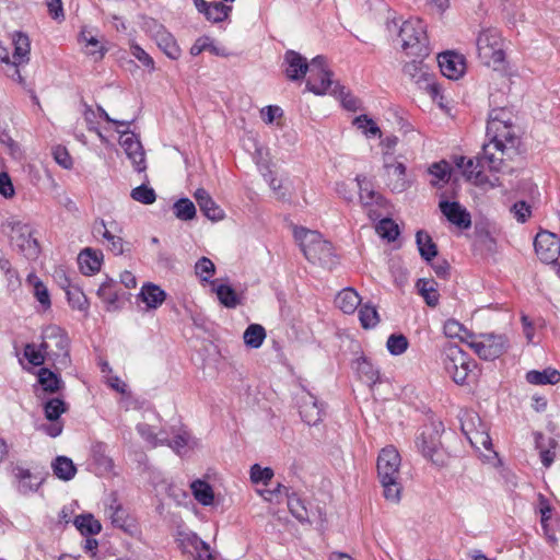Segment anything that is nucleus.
Instances as JSON below:
<instances>
[{
	"mask_svg": "<svg viewBox=\"0 0 560 560\" xmlns=\"http://www.w3.org/2000/svg\"><path fill=\"white\" fill-rule=\"evenodd\" d=\"M512 112L506 107L493 108L489 113L486 131L489 139L487 144H491L494 151L511 160L514 154H520V139L512 133Z\"/></svg>",
	"mask_w": 560,
	"mask_h": 560,
	"instance_id": "nucleus-1",
	"label": "nucleus"
},
{
	"mask_svg": "<svg viewBox=\"0 0 560 560\" xmlns=\"http://www.w3.org/2000/svg\"><path fill=\"white\" fill-rule=\"evenodd\" d=\"M400 464V455L394 446L384 447L378 454L377 477L384 489V498L394 503H398L401 499Z\"/></svg>",
	"mask_w": 560,
	"mask_h": 560,
	"instance_id": "nucleus-2",
	"label": "nucleus"
},
{
	"mask_svg": "<svg viewBox=\"0 0 560 560\" xmlns=\"http://www.w3.org/2000/svg\"><path fill=\"white\" fill-rule=\"evenodd\" d=\"M40 348L54 365L67 368L70 364V339L60 326L48 325L42 330Z\"/></svg>",
	"mask_w": 560,
	"mask_h": 560,
	"instance_id": "nucleus-3",
	"label": "nucleus"
},
{
	"mask_svg": "<svg viewBox=\"0 0 560 560\" xmlns=\"http://www.w3.org/2000/svg\"><path fill=\"white\" fill-rule=\"evenodd\" d=\"M398 36L401 39V48L407 55L417 58H427L430 55L429 38L422 20L405 21L399 27Z\"/></svg>",
	"mask_w": 560,
	"mask_h": 560,
	"instance_id": "nucleus-4",
	"label": "nucleus"
},
{
	"mask_svg": "<svg viewBox=\"0 0 560 560\" xmlns=\"http://www.w3.org/2000/svg\"><path fill=\"white\" fill-rule=\"evenodd\" d=\"M491 144L483 143L482 152L474 159H467L463 168V175L472 180L476 185H483L488 183V176L485 171L499 172L503 164L504 156L495 155Z\"/></svg>",
	"mask_w": 560,
	"mask_h": 560,
	"instance_id": "nucleus-5",
	"label": "nucleus"
},
{
	"mask_svg": "<svg viewBox=\"0 0 560 560\" xmlns=\"http://www.w3.org/2000/svg\"><path fill=\"white\" fill-rule=\"evenodd\" d=\"M444 431L441 421H430L420 428L416 439L417 448L423 457L431 460L436 466L444 465V455L441 447V434Z\"/></svg>",
	"mask_w": 560,
	"mask_h": 560,
	"instance_id": "nucleus-6",
	"label": "nucleus"
},
{
	"mask_svg": "<svg viewBox=\"0 0 560 560\" xmlns=\"http://www.w3.org/2000/svg\"><path fill=\"white\" fill-rule=\"evenodd\" d=\"M293 234L308 261L326 260L332 255V244L323 240L322 234L317 231L300 226L294 229Z\"/></svg>",
	"mask_w": 560,
	"mask_h": 560,
	"instance_id": "nucleus-7",
	"label": "nucleus"
},
{
	"mask_svg": "<svg viewBox=\"0 0 560 560\" xmlns=\"http://www.w3.org/2000/svg\"><path fill=\"white\" fill-rule=\"evenodd\" d=\"M477 54L480 61L493 69H499L504 61L501 35L497 30L482 31L477 37Z\"/></svg>",
	"mask_w": 560,
	"mask_h": 560,
	"instance_id": "nucleus-8",
	"label": "nucleus"
},
{
	"mask_svg": "<svg viewBox=\"0 0 560 560\" xmlns=\"http://www.w3.org/2000/svg\"><path fill=\"white\" fill-rule=\"evenodd\" d=\"M443 363L445 371L458 385L467 384L469 374L477 365L476 361L457 345H451L446 349Z\"/></svg>",
	"mask_w": 560,
	"mask_h": 560,
	"instance_id": "nucleus-9",
	"label": "nucleus"
},
{
	"mask_svg": "<svg viewBox=\"0 0 560 560\" xmlns=\"http://www.w3.org/2000/svg\"><path fill=\"white\" fill-rule=\"evenodd\" d=\"M142 31L155 42L156 46L172 60L182 56V49L176 38L163 24L153 18H145L142 22Z\"/></svg>",
	"mask_w": 560,
	"mask_h": 560,
	"instance_id": "nucleus-10",
	"label": "nucleus"
},
{
	"mask_svg": "<svg viewBox=\"0 0 560 560\" xmlns=\"http://www.w3.org/2000/svg\"><path fill=\"white\" fill-rule=\"evenodd\" d=\"M535 513L540 517V527L544 536L550 546L558 544L557 532L560 527V520L555 515L553 506L550 500L541 493L537 494L534 503Z\"/></svg>",
	"mask_w": 560,
	"mask_h": 560,
	"instance_id": "nucleus-11",
	"label": "nucleus"
},
{
	"mask_svg": "<svg viewBox=\"0 0 560 560\" xmlns=\"http://www.w3.org/2000/svg\"><path fill=\"white\" fill-rule=\"evenodd\" d=\"M506 341L503 335L480 334L469 346L480 359L492 361L503 354Z\"/></svg>",
	"mask_w": 560,
	"mask_h": 560,
	"instance_id": "nucleus-12",
	"label": "nucleus"
},
{
	"mask_svg": "<svg viewBox=\"0 0 560 560\" xmlns=\"http://www.w3.org/2000/svg\"><path fill=\"white\" fill-rule=\"evenodd\" d=\"M8 226L13 233L11 241L15 243L20 252L27 258H36L40 248L38 241L33 237L32 228L21 221H10Z\"/></svg>",
	"mask_w": 560,
	"mask_h": 560,
	"instance_id": "nucleus-13",
	"label": "nucleus"
},
{
	"mask_svg": "<svg viewBox=\"0 0 560 560\" xmlns=\"http://www.w3.org/2000/svg\"><path fill=\"white\" fill-rule=\"evenodd\" d=\"M534 249L542 262L555 264L560 255V240L551 232L541 231L534 238Z\"/></svg>",
	"mask_w": 560,
	"mask_h": 560,
	"instance_id": "nucleus-14",
	"label": "nucleus"
},
{
	"mask_svg": "<svg viewBox=\"0 0 560 560\" xmlns=\"http://www.w3.org/2000/svg\"><path fill=\"white\" fill-rule=\"evenodd\" d=\"M440 70L444 77L458 80L466 70L465 57L454 51H444L438 56Z\"/></svg>",
	"mask_w": 560,
	"mask_h": 560,
	"instance_id": "nucleus-15",
	"label": "nucleus"
},
{
	"mask_svg": "<svg viewBox=\"0 0 560 560\" xmlns=\"http://www.w3.org/2000/svg\"><path fill=\"white\" fill-rule=\"evenodd\" d=\"M439 208L447 221L458 229L467 230L471 226L470 213L459 202L442 200L439 203Z\"/></svg>",
	"mask_w": 560,
	"mask_h": 560,
	"instance_id": "nucleus-16",
	"label": "nucleus"
},
{
	"mask_svg": "<svg viewBox=\"0 0 560 560\" xmlns=\"http://www.w3.org/2000/svg\"><path fill=\"white\" fill-rule=\"evenodd\" d=\"M284 73L291 81L302 80L308 71V62L300 52L289 49L283 56Z\"/></svg>",
	"mask_w": 560,
	"mask_h": 560,
	"instance_id": "nucleus-17",
	"label": "nucleus"
},
{
	"mask_svg": "<svg viewBox=\"0 0 560 560\" xmlns=\"http://www.w3.org/2000/svg\"><path fill=\"white\" fill-rule=\"evenodd\" d=\"M121 132L127 135L121 140V147L124 148L127 156L131 160L135 171L138 173L145 171V158L141 142L133 133L129 135L127 129Z\"/></svg>",
	"mask_w": 560,
	"mask_h": 560,
	"instance_id": "nucleus-18",
	"label": "nucleus"
},
{
	"mask_svg": "<svg viewBox=\"0 0 560 560\" xmlns=\"http://www.w3.org/2000/svg\"><path fill=\"white\" fill-rule=\"evenodd\" d=\"M355 180L358 182L360 201L362 206L388 208V200L382 194L373 189L372 184L366 180L365 176L358 175Z\"/></svg>",
	"mask_w": 560,
	"mask_h": 560,
	"instance_id": "nucleus-19",
	"label": "nucleus"
},
{
	"mask_svg": "<svg viewBox=\"0 0 560 560\" xmlns=\"http://www.w3.org/2000/svg\"><path fill=\"white\" fill-rule=\"evenodd\" d=\"M194 197L200 208V211L211 221H220L224 218L223 209L212 199L209 192L203 188H198Z\"/></svg>",
	"mask_w": 560,
	"mask_h": 560,
	"instance_id": "nucleus-20",
	"label": "nucleus"
},
{
	"mask_svg": "<svg viewBox=\"0 0 560 560\" xmlns=\"http://www.w3.org/2000/svg\"><path fill=\"white\" fill-rule=\"evenodd\" d=\"M534 438L535 450L539 454L541 464L546 468L550 467L556 458V448L558 446V442L553 438L547 436L540 432L534 433Z\"/></svg>",
	"mask_w": 560,
	"mask_h": 560,
	"instance_id": "nucleus-21",
	"label": "nucleus"
},
{
	"mask_svg": "<svg viewBox=\"0 0 560 560\" xmlns=\"http://www.w3.org/2000/svg\"><path fill=\"white\" fill-rule=\"evenodd\" d=\"M13 476L18 480L16 489L23 495L36 492L44 480L32 474L30 469L20 466L13 468Z\"/></svg>",
	"mask_w": 560,
	"mask_h": 560,
	"instance_id": "nucleus-22",
	"label": "nucleus"
},
{
	"mask_svg": "<svg viewBox=\"0 0 560 560\" xmlns=\"http://www.w3.org/2000/svg\"><path fill=\"white\" fill-rule=\"evenodd\" d=\"M300 416L306 424L316 425L323 420V404H319V401L308 393L307 397L300 406Z\"/></svg>",
	"mask_w": 560,
	"mask_h": 560,
	"instance_id": "nucleus-23",
	"label": "nucleus"
},
{
	"mask_svg": "<svg viewBox=\"0 0 560 560\" xmlns=\"http://www.w3.org/2000/svg\"><path fill=\"white\" fill-rule=\"evenodd\" d=\"M78 40L81 44L84 43V54L92 58L95 62L103 60L108 51V48L104 44H102L95 36L91 35L86 27H83L81 30Z\"/></svg>",
	"mask_w": 560,
	"mask_h": 560,
	"instance_id": "nucleus-24",
	"label": "nucleus"
},
{
	"mask_svg": "<svg viewBox=\"0 0 560 560\" xmlns=\"http://www.w3.org/2000/svg\"><path fill=\"white\" fill-rule=\"evenodd\" d=\"M110 521L113 526L122 529L125 533L132 534L136 530V521L128 511L118 503L117 499L113 500L109 506Z\"/></svg>",
	"mask_w": 560,
	"mask_h": 560,
	"instance_id": "nucleus-25",
	"label": "nucleus"
},
{
	"mask_svg": "<svg viewBox=\"0 0 560 560\" xmlns=\"http://www.w3.org/2000/svg\"><path fill=\"white\" fill-rule=\"evenodd\" d=\"M103 254L100 250L86 247L78 256V264L83 275L90 276L100 271Z\"/></svg>",
	"mask_w": 560,
	"mask_h": 560,
	"instance_id": "nucleus-26",
	"label": "nucleus"
},
{
	"mask_svg": "<svg viewBox=\"0 0 560 560\" xmlns=\"http://www.w3.org/2000/svg\"><path fill=\"white\" fill-rule=\"evenodd\" d=\"M137 299L145 303L147 308L155 310L166 300V292L158 284L145 282L138 293Z\"/></svg>",
	"mask_w": 560,
	"mask_h": 560,
	"instance_id": "nucleus-27",
	"label": "nucleus"
},
{
	"mask_svg": "<svg viewBox=\"0 0 560 560\" xmlns=\"http://www.w3.org/2000/svg\"><path fill=\"white\" fill-rule=\"evenodd\" d=\"M336 82L332 81V72L314 73L310 74L306 80L305 88L307 91L316 94L324 95L327 92L332 94V89Z\"/></svg>",
	"mask_w": 560,
	"mask_h": 560,
	"instance_id": "nucleus-28",
	"label": "nucleus"
},
{
	"mask_svg": "<svg viewBox=\"0 0 560 560\" xmlns=\"http://www.w3.org/2000/svg\"><path fill=\"white\" fill-rule=\"evenodd\" d=\"M117 288V282L107 277L96 291L97 296L106 304V310L109 312L119 308L120 294Z\"/></svg>",
	"mask_w": 560,
	"mask_h": 560,
	"instance_id": "nucleus-29",
	"label": "nucleus"
},
{
	"mask_svg": "<svg viewBox=\"0 0 560 560\" xmlns=\"http://www.w3.org/2000/svg\"><path fill=\"white\" fill-rule=\"evenodd\" d=\"M285 492L288 499V508L291 514L301 523H310L308 511L303 500L298 493H289V489L284 486L278 485L277 491Z\"/></svg>",
	"mask_w": 560,
	"mask_h": 560,
	"instance_id": "nucleus-30",
	"label": "nucleus"
},
{
	"mask_svg": "<svg viewBox=\"0 0 560 560\" xmlns=\"http://www.w3.org/2000/svg\"><path fill=\"white\" fill-rule=\"evenodd\" d=\"M12 43L14 46L13 61L11 65L26 63L30 60L31 43L26 34L15 32L13 34Z\"/></svg>",
	"mask_w": 560,
	"mask_h": 560,
	"instance_id": "nucleus-31",
	"label": "nucleus"
},
{
	"mask_svg": "<svg viewBox=\"0 0 560 560\" xmlns=\"http://www.w3.org/2000/svg\"><path fill=\"white\" fill-rule=\"evenodd\" d=\"M354 369L361 381L370 386L380 382V370L365 357L361 355L354 362Z\"/></svg>",
	"mask_w": 560,
	"mask_h": 560,
	"instance_id": "nucleus-32",
	"label": "nucleus"
},
{
	"mask_svg": "<svg viewBox=\"0 0 560 560\" xmlns=\"http://www.w3.org/2000/svg\"><path fill=\"white\" fill-rule=\"evenodd\" d=\"M335 303L345 314H352L361 304V298L352 288H345L336 295Z\"/></svg>",
	"mask_w": 560,
	"mask_h": 560,
	"instance_id": "nucleus-33",
	"label": "nucleus"
},
{
	"mask_svg": "<svg viewBox=\"0 0 560 560\" xmlns=\"http://www.w3.org/2000/svg\"><path fill=\"white\" fill-rule=\"evenodd\" d=\"M560 382V372L553 368H546L542 371H527V383L533 385H556Z\"/></svg>",
	"mask_w": 560,
	"mask_h": 560,
	"instance_id": "nucleus-34",
	"label": "nucleus"
},
{
	"mask_svg": "<svg viewBox=\"0 0 560 560\" xmlns=\"http://www.w3.org/2000/svg\"><path fill=\"white\" fill-rule=\"evenodd\" d=\"M54 475L63 481H69L74 478L77 474V467L71 458L59 455L51 463Z\"/></svg>",
	"mask_w": 560,
	"mask_h": 560,
	"instance_id": "nucleus-35",
	"label": "nucleus"
},
{
	"mask_svg": "<svg viewBox=\"0 0 560 560\" xmlns=\"http://www.w3.org/2000/svg\"><path fill=\"white\" fill-rule=\"evenodd\" d=\"M416 243L421 258L431 262L438 256V246L432 237L424 231L420 230L416 234Z\"/></svg>",
	"mask_w": 560,
	"mask_h": 560,
	"instance_id": "nucleus-36",
	"label": "nucleus"
},
{
	"mask_svg": "<svg viewBox=\"0 0 560 560\" xmlns=\"http://www.w3.org/2000/svg\"><path fill=\"white\" fill-rule=\"evenodd\" d=\"M37 376L38 383L42 385L43 390L46 393L55 394L61 390L63 387L61 377L48 368H40Z\"/></svg>",
	"mask_w": 560,
	"mask_h": 560,
	"instance_id": "nucleus-37",
	"label": "nucleus"
},
{
	"mask_svg": "<svg viewBox=\"0 0 560 560\" xmlns=\"http://www.w3.org/2000/svg\"><path fill=\"white\" fill-rule=\"evenodd\" d=\"M459 420L462 432L467 440H470L481 427H486V424L481 422L479 415L472 410H465L459 417Z\"/></svg>",
	"mask_w": 560,
	"mask_h": 560,
	"instance_id": "nucleus-38",
	"label": "nucleus"
},
{
	"mask_svg": "<svg viewBox=\"0 0 560 560\" xmlns=\"http://www.w3.org/2000/svg\"><path fill=\"white\" fill-rule=\"evenodd\" d=\"M385 168L388 171L393 170V175L396 176V179L389 183L393 192H402L410 187V183L406 179L407 168L404 163H385Z\"/></svg>",
	"mask_w": 560,
	"mask_h": 560,
	"instance_id": "nucleus-39",
	"label": "nucleus"
},
{
	"mask_svg": "<svg viewBox=\"0 0 560 560\" xmlns=\"http://www.w3.org/2000/svg\"><path fill=\"white\" fill-rule=\"evenodd\" d=\"M195 499L203 506L211 505L214 501V492L209 482L197 479L190 485Z\"/></svg>",
	"mask_w": 560,
	"mask_h": 560,
	"instance_id": "nucleus-40",
	"label": "nucleus"
},
{
	"mask_svg": "<svg viewBox=\"0 0 560 560\" xmlns=\"http://www.w3.org/2000/svg\"><path fill=\"white\" fill-rule=\"evenodd\" d=\"M74 525L83 536L97 535L102 530L101 523L91 513L75 516Z\"/></svg>",
	"mask_w": 560,
	"mask_h": 560,
	"instance_id": "nucleus-41",
	"label": "nucleus"
},
{
	"mask_svg": "<svg viewBox=\"0 0 560 560\" xmlns=\"http://www.w3.org/2000/svg\"><path fill=\"white\" fill-rule=\"evenodd\" d=\"M416 287L428 306L435 307L439 304L440 294L434 280L419 279Z\"/></svg>",
	"mask_w": 560,
	"mask_h": 560,
	"instance_id": "nucleus-42",
	"label": "nucleus"
},
{
	"mask_svg": "<svg viewBox=\"0 0 560 560\" xmlns=\"http://www.w3.org/2000/svg\"><path fill=\"white\" fill-rule=\"evenodd\" d=\"M423 59L424 58L415 57L413 60L406 62L402 68L404 74L415 80L417 83H421L428 80L430 74L425 70Z\"/></svg>",
	"mask_w": 560,
	"mask_h": 560,
	"instance_id": "nucleus-43",
	"label": "nucleus"
},
{
	"mask_svg": "<svg viewBox=\"0 0 560 560\" xmlns=\"http://www.w3.org/2000/svg\"><path fill=\"white\" fill-rule=\"evenodd\" d=\"M219 302L226 308H235L242 304L241 296L229 284H219L214 289Z\"/></svg>",
	"mask_w": 560,
	"mask_h": 560,
	"instance_id": "nucleus-44",
	"label": "nucleus"
},
{
	"mask_svg": "<svg viewBox=\"0 0 560 560\" xmlns=\"http://www.w3.org/2000/svg\"><path fill=\"white\" fill-rule=\"evenodd\" d=\"M243 338L247 347L257 349L266 338V330L259 324H250L244 331Z\"/></svg>",
	"mask_w": 560,
	"mask_h": 560,
	"instance_id": "nucleus-45",
	"label": "nucleus"
},
{
	"mask_svg": "<svg viewBox=\"0 0 560 560\" xmlns=\"http://www.w3.org/2000/svg\"><path fill=\"white\" fill-rule=\"evenodd\" d=\"M68 410V405L61 398H50L44 404L45 417L49 421L60 420V416Z\"/></svg>",
	"mask_w": 560,
	"mask_h": 560,
	"instance_id": "nucleus-46",
	"label": "nucleus"
},
{
	"mask_svg": "<svg viewBox=\"0 0 560 560\" xmlns=\"http://www.w3.org/2000/svg\"><path fill=\"white\" fill-rule=\"evenodd\" d=\"M67 300L69 305L81 312H88L89 310V301L84 292L77 284L74 287H70L67 292Z\"/></svg>",
	"mask_w": 560,
	"mask_h": 560,
	"instance_id": "nucleus-47",
	"label": "nucleus"
},
{
	"mask_svg": "<svg viewBox=\"0 0 560 560\" xmlns=\"http://www.w3.org/2000/svg\"><path fill=\"white\" fill-rule=\"evenodd\" d=\"M174 214L182 221H189L196 217V207L188 198H180L173 206Z\"/></svg>",
	"mask_w": 560,
	"mask_h": 560,
	"instance_id": "nucleus-48",
	"label": "nucleus"
},
{
	"mask_svg": "<svg viewBox=\"0 0 560 560\" xmlns=\"http://www.w3.org/2000/svg\"><path fill=\"white\" fill-rule=\"evenodd\" d=\"M231 11L232 7L225 5L222 2H210L208 11H206L203 15L208 21L219 23L224 21Z\"/></svg>",
	"mask_w": 560,
	"mask_h": 560,
	"instance_id": "nucleus-49",
	"label": "nucleus"
},
{
	"mask_svg": "<svg viewBox=\"0 0 560 560\" xmlns=\"http://www.w3.org/2000/svg\"><path fill=\"white\" fill-rule=\"evenodd\" d=\"M376 232L389 242L395 241L399 236V228L390 218H383L376 224Z\"/></svg>",
	"mask_w": 560,
	"mask_h": 560,
	"instance_id": "nucleus-50",
	"label": "nucleus"
},
{
	"mask_svg": "<svg viewBox=\"0 0 560 560\" xmlns=\"http://www.w3.org/2000/svg\"><path fill=\"white\" fill-rule=\"evenodd\" d=\"M359 319L363 328H374L380 322L375 306L370 304L361 305L359 308Z\"/></svg>",
	"mask_w": 560,
	"mask_h": 560,
	"instance_id": "nucleus-51",
	"label": "nucleus"
},
{
	"mask_svg": "<svg viewBox=\"0 0 560 560\" xmlns=\"http://www.w3.org/2000/svg\"><path fill=\"white\" fill-rule=\"evenodd\" d=\"M409 342L402 334H392L386 342V348L392 355H400L408 349Z\"/></svg>",
	"mask_w": 560,
	"mask_h": 560,
	"instance_id": "nucleus-52",
	"label": "nucleus"
},
{
	"mask_svg": "<svg viewBox=\"0 0 560 560\" xmlns=\"http://www.w3.org/2000/svg\"><path fill=\"white\" fill-rule=\"evenodd\" d=\"M332 94L340 97L342 106L348 110L355 112L359 108L360 101L347 92L346 88L339 82H336L332 89Z\"/></svg>",
	"mask_w": 560,
	"mask_h": 560,
	"instance_id": "nucleus-53",
	"label": "nucleus"
},
{
	"mask_svg": "<svg viewBox=\"0 0 560 560\" xmlns=\"http://www.w3.org/2000/svg\"><path fill=\"white\" fill-rule=\"evenodd\" d=\"M130 197L140 203L152 205L156 199V194L153 188L142 184L131 190Z\"/></svg>",
	"mask_w": 560,
	"mask_h": 560,
	"instance_id": "nucleus-54",
	"label": "nucleus"
},
{
	"mask_svg": "<svg viewBox=\"0 0 560 560\" xmlns=\"http://www.w3.org/2000/svg\"><path fill=\"white\" fill-rule=\"evenodd\" d=\"M130 54L150 72L155 71L153 58L136 42L130 44Z\"/></svg>",
	"mask_w": 560,
	"mask_h": 560,
	"instance_id": "nucleus-55",
	"label": "nucleus"
},
{
	"mask_svg": "<svg viewBox=\"0 0 560 560\" xmlns=\"http://www.w3.org/2000/svg\"><path fill=\"white\" fill-rule=\"evenodd\" d=\"M195 272L201 281H209L215 272V266L208 257H201L195 265Z\"/></svg>",
	"mask_w": 560,
	"mask_h": 560,
	"instance_id": "nucleus-56",
	"label": "nucleus"
},
{
	"mask_svg": "<svg viewBox=\"0 0 560 560\" xmlns=\"http://www.w3.org/2000/svg\"><path fill=\"white\" fill-rule=\"evenodd\" d=\"M24 357L27 361L34 366H40L44 364L45 360L48 359V354L42 350L40 346L38 348L33 343H27L24 348Z\"/></svg>",
	"mask_w": 560,
	"mask_h": 560,
	"instance_id": "nucleus-57",
	"label": "nucleus"
},
{
	"mask_svg": "<svg viewBox=\"0 0 560 560\" xmlns=\"http://www.w3.org/2000/svg\"><path fill=\"white\" fill-rule=\"evenodd\" d=\"M273 477V470L270 467H261L258 464H254L250 467V480L254 483L267 485Z\"/></svg>",
	"mask_w": 560,
	"mask_h": 560,
	"instance_id": "nucleus-58",
	"label": "nucleus"
},
{
	"mask_svg": "<svg viewBox=\"0 0 560 560\" xmlns=\"http://www.w3.org/2000/svg\"><path fill=\"white\" fill-rule=\"evenodd\" d=\"M101 225L104 229L103 237L109 243V249L115 255H121L124 253V242H122V238L112 234L106 229V224H105V221L103 219L101 220Z\"/></svg>",
	"mask_w": 560,
	"mask_h": 560,
	"instance_id": "nucleus-59",
	"label": "nucleus"
},
{
	"mask_svg": "<svg viewBox=\"0 0 560 560\" xmlns=\"http://www.w3.org/2000/svg\"><path fill=\"white\" fill-rule=\"evenodd\" d=\"M52 156L58 165L66 170H70L73 166V160L69 154L66 147L56 145L52 148Z\"/></svg>",
	"mask_w": 560,
	"mask_h": 560,
	"instance_id": "nucleus-60",
	"label": "nucleus"
},
{
	"mask_svg": "<svg viewBox=\"0 0 560 560\" xmlns=\"http://www.w3.org/2000/svg\"><path fill=\"white\" fill-rule=\"evenodd\" d=\"M353 122L359 129H362L364 133H370L372 136L381 133V129L375 124V121L366 115H360L355 117Z\"/></svg>",
	"mask_w": 560,
	"mask_h": 560,
	"instance_id": "nucleus-61",
	"label": "nucleus"
},
{
	"mask_svg": "<svg viewBox=\"0 0 560 560\" xmlns=\"http://www.w3.org/2000/svg\"><path fill=\"white\" fill-rule=\"evenodd\" d=\"M136 430L139 433V435L153 447L158 446L159 443H163V441L158 440L153 427L148 423H138L136 425Z\"/></svg>",
	"mask_w": 560,
	"mask_h": 560,
	"instance_id": "nucleus-62",
	"label": "nucleus"
},
{
	"mask_svg": "<svg viewBox=\"0 0 560 560\" xmlns=\"http://www.w3.org/2000/svg\"><path fill=\"white\" fill-rule=\"evenodd\" d=\"M429 173L440 180L448 182L451 176V166L446 161L443 160L433 163L429 168Z\"/></svg>",
	"mask_w": 560,
	"mask_h": 560,
	"instance_id": "nucleus-63",
	"label": "nucleus"
},
{
	"mask_svg": "<svg viewBox=\"0 0 560 560\" xmlns=\"http://www.w3.org/2000/svg\"><path fill=\"white\" fill-rule=\"evenodd\" d=\"M468 441L476 448L482 446L486 450H490L492 446L491 438L487 432V425L481 427L480 430L475 435H472L471 439Z\"/></svg>",
	"mask_w": 560,
	"mask_h": 560,
	"instance_id": "nucleus-64",
	"label": "nucleus"
}]
</instances>
